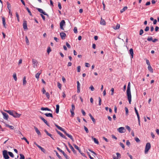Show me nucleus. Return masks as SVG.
Masks as SVG:
<instances>
[{
  "label": "nucleus",
  "mask_w": 159,
  "mask_h": 159,
  "mask_svg": "<svg viewBox=\"0 0 159 159\" xmlns=\"http://www.w3.org/2000/svg\"><path fill=\"white\" fill-rule=\"evenodd\" d=\"M127 95L129 103L130 104H131V95L130 91V82L128 83V85L127 86Z\"/></svg>",
  "instance_id": "obj_1"
},
{
  "label": "nucleus",
  "mask_w": 159,
  "mask_h": 159,
  "mask_svg": "<svg viewBox=\"0 0 159 159\" xmlns=\"http://www.w3.org/2000/svg\"><path fill=\"white\" fill-rule=\"evenodd\" d=\"M55 126H56V127L57 128L59 129L60 130L63 131L65 134H66V135L72 141H74V139L72 137V136L70 134H68L67 133V132H66V131H65V129L62 128V127H60L57 124H55Z\"/></svg>",
  "instance_id": "obj_2"
},
{
  "label": "nucleus",
  "mask_w": 159,
  "mask_h": 159,
  "mask_svg": "<svg viewBox=\"0 0 159 159\" xmlns=\"http://www.w3.org/2000/svg\"><path fill=\"white\" fill-rule=\"evenodd\" d=\"M151 144L150 143H146L144 151L145 154L147 153L149 150L151 148Z\"/></svg>",
  "instance_id": "obj_3"
},
{
  "label": "nucleus",
  "mask_w": 159,
  "mask_h": 159,
  "mask_svg": "<svg viewBox=\"0 0 159 159\" xmlns=\"http://www.w3.org/2000/svg\"><path fill=\"white\" fill-rule=\"evenodd\" d=\"M3 157L5 159H8L9 157L8 156L7 153L8 152L7 150H4L2 152Z\"/></svg>",
  "instance_id": "obj_4"
},
{
  "label": "nucleus",
  "mask_w": 159,
  "mask_h": 159,
  "mask_svg": "<svg viewBox=\"0 0 159 159\" xmlns=\"http://www.w3.org/2000/svg\"><path fill=\"white\" fill-rule=\"evenodd\" d=\"M117 130L119 133H125L126 131V130L125 129V128L123 127L119 128L117 129Z\"/></svg>",
  "instance_id": "obj_5"
},
{
  "label": "nucleus",
  "mask_w": 159,
  "mask_h": 159,
  "mask_svg": "<svg viewBox=\"0 0 159 159\" xmlns=\"http://www.w3.org/2000/svg\"><path fill=\"white\" fill-rule=\"evenodd\" d=\"M65 25V22L64 20H62L60 23V28L62 30H64L63 26Z\"/></svg>",
  "instance_id": "obj_6"
},
{
  "label": "nucleus",
  "mask_w": 159,
  "mask_h": 159,
  "mask_svg": "<svg viewBox=\"0 0 159 159\" xmlns=\"http://www.w3.org/2000/svg\"><path fill=\"white\" fill-rule=\"evenodd\" d=\"M5 111L13 117H14L16 112L15 111L12 110H5Z\"/></svg>",
  "instance_id": "obj_7"
},
{
  "label": "nucleus",
  "mask_w": 159,
  "mask_h": 159,
  "mask_svg": "<svg viewBox=\"0 0 159 159\" xmlns=\"http://www.w3.org/2000/svg\"><path fill=\"white\" fill-rule=\"evenodd\" d=\"M34 144H35L38 148H39V149H41V151L45 153V149L43 148L42 147L38 145L36 142H34Z\"/></svg>",
  "instance_id": "obj_8"
},
{
  "label": "nucleus",
  "mask_w": 159,
  "mask_h": 159,
  "mask_svg": "<svg viewBox=\"0 0 159 159\" xmlns=\"http://www.w3.org/2000/svg\"><path fill=\"white\" fill-rule=\"evenodd\" d=\"M37 9L38 10V11L40 13H42L45 15L48 16V14H47V13L43 11V10L42 9L39 8H37Z\"/></svg>",
  "instance_id": "obj_9"
},
{
  "label": "nucleus",
  "mask_w": 159,
  "mask_h": 159,
  "mask_svg": "<svg viewBox=\"0 0 159 159\" xmlns=\"http://www.w3.org/2000/svg\"><path fill=\"white\" fill-rule=\"evenodd\" d=\"M40 118L43 120V122L48 126H49V124L47 122V121L45 120V119H44V118H43V117L41 116H40L39 117Z\"/></svg>",
  "instance_id": "obj_10"
},
{
  "label": "nucleus",
  "mask_w": 159,
  "mask_h": 159,
  "mask_svg": "<svg viewBox=\"0 0 159 159\" xmlns=\"http://www.w3.org/2000/svg\"><path fill=\"white\" fill-rule=\"evenodd\" d=\"M60 35L62 39H64L66 36V34L64 32H61L60 33Z\"/></svg>",
  "instance_id": "obj_11"
},
{
  "label": "nucleus",
  "mask_w": 159,
  "mask_h": 159,
  "mask_svg": "<svg viewBox=\"0 0 159 159\" xmlns=\"http://www.w3.org/2000/svg\"><path fill=\"white\" fill-rule=\"evenodd\" d=\"M2 114L3 116V118L4 119L7 120L8 118V114L5 112H3Z\"/></svg>",
  "instance_id": "obj_12"
},
{
  "label": "nucleus",
  "mask_w": 159,
  "mask_h": 159,
  "mask_svg": "<svg viewBox=\"0 0 159 159\" xmlns=\"http://www.w3.org/2000/svg\"><path fill=\"white\" fill-rule=\"evenodd\" d=\"M23 27L24 30H27L28 28L27 25V21H24L23 23Z\"/></svg>",
  "instance_id": "obj_13"
},
{
  "label": "nucleus",
  "mask_w": 159,
  "mask_h": 159,
  "mask_svg": "<svg viewBox=\"0 0 159 159\" xmlns=\"http://www.w3.org/2000/svg\"><path fill=\"white\" fill-rule=\"evenodd\" d=\"M56 131L57 132V133L58 134H59L63 138L65 139H66V137L62 133H61L59 131L57 130H56Z\"/></svg>",
  "instance_id": "obj_14"
},
{
  "label": "nucleus",
  "mask_w": 159,
  "mask_h": 159,
  "mask_svg": "<svg viewBox=\"0 0 159 159\" xmlns=\"http://www.w3.org/2000/svg\"><path fill=\"white\" fill-rule=\"evenodd\" d=\"M100 24L101 25H105L106 24V22L105 20H104L102 19V18H101Z\"/></svg>",
  "instance_id": "obj_15"
},
{
  "label": "nucleus",
  "mask_w": 159,
  "mask_h": 159,
  "mask_svg": "<svg viewBox=\"0 0 159 159\" xmlns=\"http://www.w3.org/2000/svg\"><path fill=\"white\" fill-rule=\"evenodd\" d=\"M91 138L93 140L94 142L97 144H98L99 143V142L98 140L95 138H94L93 136H92Z\"/></svg>",
  "instance_id": "obj_16"
},
{
  "label": "nucleus",
  "mask_w": 159,
  "mask_h": 159,
  "mask_svg": "<svg viewBox=\"0 0 159 159\" xmlns=\"http://www.w3.org/2000/svg\"><path fill=\"white\" fill-rule=\"evenodd\" d=\"M129 53L130 54L131 56V58H133V55H134V52H133V49L132 48H130L129 50Z\"/></svg>",
  "instance_id": "obj_17"
},
{
  "label": "nucleus",
  "mask_w": 159,
  "mask_h": 159,
  "mask_svg": "<svg viewBox=\"0 0 159 159\" xmlns=\"http://www.w3.org/2000/svg\"><path fill=\"white\" fill-rule=\"evenodd\" d=\"M2 23L4 27L5 28H6V20L4 17H2Z\"/></svg>",
  "instance_id": "obj_18"
},
{
  "label": "nucleus",
  "mask_w": 159,
  "mask_h": 159,
  "mask_svg": "<svg viewBox=\"0 0 159 159\" xmlns=\"http://www.w3.org/2000/svg\"><path fill=\"white\" fill-rule=\"evenodd\" d=\"M21 115V114H18L16 111L13 117L15 118H19Z\"/></svg>",
  "instance_id": "obj_19"
},
{
  "label": "nucleus",
  "mask_w": 159,
  "mask_h": 159,
  "mask_svg": "<svg viewBox=\"0 0 159 159\" xmlns=\"http://www.w3.org/2000/svg\"><path fill=\"white\" fill-rule=\"evenodd\" d=\"M44 131L53 140H54L53 138L52 137V135L50 134L46 130H45Z\"/></svg>",
  "instance_id": "obj_20"
},
{
  "label": "nucleus",
  "mask_w": 159,
  "mask_h": 159,
  "mask_svg": "<svg viewBox=\"0 0 159 159\" xmlns=\"http://www.w3.org/2000/svg\"><path fill=\"white\" fill-rule=\"evenodd\" d=\"M34 129H35L36 132L38 135H41V134L40 132V131L35 126H34Z\"/></svg>",
  "instance_id": "obj_21"
},
{
  "label": "nucleus",
  "mask_w": 159,
  "mask_h": 159,
  "mask_svg": "<svg viewBox=\"0 0 159 159\" xmlns=\"http://www.w3.org/2000/svg\"><path fill=\"white\" fill-rule=\"evenodd\" d=\"M148 70L151 73H152L153 72V70L152 68V67L151 66V65L148 66Z\"/></svg>",
  "instance_id": "obj_22"
},
{
  "label": "nucleus",
  "mask_w": 159,
  "mask_h": 159,
  "mask_svg": "<svg viewBox=\"0 0 159 159\" xmlns=\"http://www.w3.org/2000/svg\"><path fill=\"white\" fill-rule=\"evenodd\" d=\"M56 113L58 114L59 112V105L57 104L56 105Z\"/></svg>",
  "instance_id": "obj_23"
},
{
  "label": "nucleus",
  "mask_w": 159,
  "mask_h": 159,
  "mask_svg": "<svg viewBox=\"0 0 159 159\" xmlns=\"http://www.w3.org/2000/svg\"><path fill=\"white\" fill-rule=\"evenodd\" d=\"M41 110L43 111H51V110L50 109H49L48 107H42L41 108Z\"/></svg>",
  "instance_id": "obj_24"
},
{
  "label": "nucleus",
  "mask_w": 159,
  "mask_h": 159,
  "mask_svg": "<svg viewBox=\"0 0 159 159\" xmlns=\"http://www.w3.org/2000/svg\"><path fill=\"white\" fill-rule=\"evenodd\" d=\"M5 125L6 127L9 128L11 129H13L14 128V127L13 126L7 124H5Z\"/></svg>",
  "instance_id": "obj_25"
},
{
  "label": "nucleus",
  "mask_w": 159,
  "mask_h": 159,
  "mask_svg": "<svg viewBox=\"0 0 159 159\" xmlns=\"http://www.w3.org/2000/svg\"><path fill=\"white\" fill-rule=\"evenodd\" d=\"M44 115L47 117H50L53 118V116L52 114L50 113H46L44 114Z\"/></svg>",
  "instance_id": "obj_26"
},
{
  "label": "nucleus",
  "mask_w": 159,
  "mask_h": 159,
  "mask_svg": "<svg viewBox=\"0 0 159 159\" xmlns=\"http://www.w3.org/2000/svg\"><path fill=\"white\" fill-rule=\"evenodd\" d=\"M89 116L90 117V118H91V119H92L93 122L94 123H95L96 122V121H95V120L94 119V118L93 117V116H92V115H91V114H89Z\"/></svg>",
  "instance_id": "obj_27"
},
{
  "label": "nucleus",
  "mask_w": 159,
  "mask_h": 159,
  "mask_svg": "<svg viewBox=\"0 0 159 159\" xmlns=\"http://www.w3.org/2000/svg\"><path fill=\"white\" fill-rule=\"evenodd\" d=\"M127 7L126 6L125 7L123 8L120 10V12L121 13H122L123 12L125 11L127 9Z\"/></svg>",
  "instance_id": "obj_28"
},
{
  "label": "nucleus",
  "mask_w": 159,
  "mask_h": 159,
  "mask_svg": "<svg viewBox=\"0 0 159 159\" xmlns=\"http://www.w3.org/2000/svg\"><path fill=\"white\" fill-rule=\"evenodd\" d=\"M32 63L33 64H34V65L33 66L35 68V65H36L37 66V61L34 59H33Z\"/></svg>",
  "instance_id": "obj_29"
},
{
  "label": "nucleus",
  "mask_w": 159,
  "mask_h": 159,
  "mask_svg": "<svg viewBox=\"0 0 159 159\" xmlns=\"http://www.w3.org/2000/svg\"><path fill=\"white\" fill-rule=\"evenodd\" d=\"M26 83V77H24L23 79V85H25Z\"/></svg>",
  "instance_id": "obj_30"
},
{
  "label": "nucleus",
  "mask_w": 159,
  "mask_h": 159,
  "mask_svg": "<svg viewBox=\"0 0 159 159\" xmlns=\"http://www.w3.org/2000/svg\"><path fill=\"white\" fill-rule=\"evenodd\" d=\"M120 28V25L119 24H117L116 25V27H114L113 28L115 30L118 29H119Z\"/></svg>",
  "instance_id": "obj_31"
},
{
  "label": "nucleus",
  "mask_w": 159,
  "mask_h": 159,
  "mask_svg": "<svg viewBox=\"0 0 159 159\" xmlns=\"http://www.w3.org/2000/svg\"><path fill=\"white\" fill-rule=\"evenodd\" d=\"M8 154L9 155V156L11 157H14V155L12 152H8Z\"/></svg>",
  "instance_id": "obj_32"
},
{
  "label": "nucleus",
  "mask_w": 159,
  "mask_h": 159,
  "mask_svg": "<svg viewBox=\"0 0 159 159\" xmlns=\"http://www.w3.org/2000/svg\"><path fill=\"white\" fill-rule=\"evenodd\" d=\"M40 75V73H37L35 75V77L36 78H37V79L38 80H39V78Z\"/></svg>",
  "instance_id": "obj_33"
},
{
  "label": "nucleus",
  "mask_w": 159,
  "mask_h": 159,
  "mask_svg": "<svg viewBox=\"0 0 159 159\" xmlns=\"http://www.w3.org/2000/svg\"><path fill=\"white\" fill-rule=\"evenodd\" d=\"M75 109V106L73 104H72L71 105V109H70V111H74Z\"/></svg>",
  "instance_id": "obj_34"
},
{
  "label": "nucleus",
  "mask_w": 159,
  "mask_h": 159,
  "mask_svg": "<svg viewBox=\"0 0 159 159\" xmlns=\"http://www.w3.org/2000/svg\"><path fill=\"white\" fill-rule=\"evenodd\" d=\"M16 17L17 20L18 21V22H19L20 21L19 16L17 12H16Z\"/></svg>",
  "instance_id": "obj_35"
},
{
  "label": "nucleus",
  "mask_w": 159,
  "mask_h": 159,
  "mask_svg": "<svg viewBox=\"0 0 159 159\" xmlns=\"http://www.w3.org/2000/svg\"><path fill=\"white\" fill-rule=\"evenodd\" d=\"M57 87H58L60 89H61V84L59 82H58L57 83Z\"/></svg>",
  "instance_id": "obj_36"
},
{
  "label": "nucleus",
  "mask_w": 159,
  "mask_h": 159,
  "mask_svg": "<svg viewBox=\"0 0 159 159\" xmlns=\"http://www.w3.org/2000/svg\"><path fill=\"white\" fill-rule=\"evenodd\" d=\"M26 10H27V11H28V12L29 15L30 16H31L32 15L31 13V11H30V9H29V8L27 7H26Z\"/></svg>",
  "instance_id": "obj_37"
},
{
  "label": "nucleus",
  "mask_w": 159,
  "mask_h": 159,
  "mask_svg": "<svg viewBox=\"0 0 159 159\" xmlns=\"http://www.w3.org/2000/svg\"><path fill=\"white\" fill-rule=\"evenodd\" d=\"M13 77L15 81H16L17 80L16 75V73H14L13 75Z\"/></svg>",
  "instance_id": "obj_38"
},
{
  "label": "nucleus",
  "mask_w": 159,
  "mask_h": 159,
  "mask_svg": "<svg viewBox=\"0 0 159 159\" xmlns=\"http://www.w3.org/2000/svg\"><path fill=\"white\" fill-rule=\"evenodd\" d=\"M125 111L126 114L127 115H128L129 113V111L128 108L126 107H125Z\"/></svg>",
  "instance_id": "obj_39"
},
{
  "label": "nucleus",
  "mask_w": 159,
  "mask_h": 159,
  "mask_svg": "<svg viewBox=\"0 0 159 159\" xmlns=\"http://www.w3.org/2000/svg\"><path fill=\"white\" fill-rule=\"evenodd\" d=\"M21 139L22 140H24L27 143V144H29V142L27 140V139L25 137H23V138H21Z\"/></svg>",
  "instance_id": "obj_40"
},
{
  "label": "nucleus",
  "mask_w": 159,
  "mask_h": 159,
  "mask_svg": "<svg viewBox=\"0 0 159 159\" xmlns=\"http://www.w3.org/2000/svg\"><path fill=\"white\" fill-rule=\"evenodd\" d=\"M20 159H25V157L24 155L21 154H20Z\"/></svg>",
  "instance_id": "obj_41"
},
{
  "label": "nucleus",
  "mask_w": 159,
  "mask_h": 159,
  "mask_svg": "<svg viewBox=\"0 0 159 159\" xmlns=\"http://www.w3.org/2000/svg\"><path fill=\"white\" fill-rule=\"evenodd\" d=\"M116 154L117 155V157L118 158H120L121 157V155L118 152H117L116 153Z\"/></svg>",
  "instance_id": "obj_42"
},
{
  "label": "nucleus",
  "mask_w": 159,
  "mask_h": 159,
  "mask_svg": "<svg viewBox=\"0 0 159 159\" xmlns=\"http://www.w3.org/2000/svg\"><path fill=\"white\" fill-rule=\"evenodd\" d=\"M62 153L66 159H68L67 155L64 152H63Z\"/></svg>",
  "instance_id": "obj_43"
},
{
  "label": "nucleus",
  "mask_w": 159,
  "mask_h": 159,
  "mask_svg": "<svg viewBox=\"0 0 159 159\" xmlns=\"http://www.w3.org/2000/svg\"><path fill=\"white\" fill-rule=\"evenodd\" d=\"M56 155L57 156V157H58V158L59 159H62L61 156L59 155V154L57 153V151H56Z\"/></svg>",
  "instance_id": "obj_44"
},
{
  "label": "nucleus",
  "mask_w": 159,
  "mask_h": 159,
  "mask_svg": "<svg viewBox=\"0 0 159 159\" xmlns=\"http://www.w3.org/2000/svg\"><path fill=\"white\" fill-rule=\"evenodd\" d=\"M152 37H148L147 38V40L149 41H152Z\"/></svg>",
  "instance_id": "obj_45"
},
{
  "label": "nucleus",
  "mask_w": 159,
  "mask_h": 159,
  "mask_svg": "<svg viewBox=\"0 0 159 159\" xmlns=\"http://www.w3.org/2000/svg\"><path fill=\"white\" fill-rule=\"evenodd\" d=\"M120 144L122 148H123L124 149H125V146L121 142L120 143Z\"/></svg>",
  "instance_id": "obj_46"
},
{
  "label": "nucleus",
  "mask_w": 159,
  "mask_h": 159,
  "mask_svg": "<svg viewBox=\"0 0 159 159\" xmlns=\"http://www.w3.org/2000/svg\"><path fill=\"white\" fill-rule=\"evenodd\" d=\"M111 95H113L114 92V88H112L111 89Z\"/></svg>",
  "instance_id": "obj_47"
},
{
  "label": "nucleus",
  "mask_w": 159,
  "mask_h": 159,
  "mask_svg": "<svg viewBox=\"0 0 159 159\" xmlns=\"http://www.w3.org/2000/svg\"><path fill=\"white\" fill-rule=\"evenodd\" d=\"M74 32L75 33H77L78 32H77V27H75L74 28Z\"/></svg>",
  "instance_id": "obj_48"
},
{
  "label": "nucleus",
  "mask_w": 159,
  "mask_h": 159,
  "mask_svg": "<svg viewBox=\"0 0 159 159\" xmlns=\"http://www.w3.org/2000/svg\"><path fill=\"white\" fill-rule=\"evenodd\" d=\"M98 99H99V106H100L101 104V102H102V100H101V99L100 98V97H99L98 98Z\"/></svg>",
  "instance_id": "obj_49"
},
{
  "label": "nucleus",
  "mask_w": 159,
  "mask_h": 159,
  "mask_svg": "<svg viewBox=\"0 0 159 159\" xmlns=\"http://www.w3.org/2000/svg\"><path fill=\"white\" fill-rule=\"evenodd\" d=\"M51 50L50 48V47H48V48L47 51V52L49 54V53L51 52Z\"/></svg>",
  "instance_id": "obj_50"
},
{
  "label": "nucleus",
  "mask_w": 159,
  "mask_h": 159,
  "mask_svg": "<svg viewBox=\"0 0 159 159\" xmlns=\"http://www.w3.org/2000/svg\"><path fill=\"white\" fill-rule=\"evenodd\" d=\"M91 91H93L94 90V88L93 87V86L92 85L89 88Z\"/></svg>",
  "instance_id": "obj_51"
},
{
  "label": "nucleus",
  "mask_w": 159,
  "mask_h": 159,
  "mask_svg": "<svg viewBox=\"0 0 159 159\" xmlns=\"http://www.w3.org/2000/svg\"><path fill=\"white\" fill-rule=\"evenodd\" d=\"M45 94L47 98H48V99H49L50 97V95L49 93H48V92H47Z\"/></svg>",
  "instance_id": "obj_52"
},
{
  "label": "nucleus",
  "mask_w": 159,
  "mask_h": 159,
  "mask_svg": "<svg viewBox=\"0 0 159 159\" xmlns=\"http://www.w3.org/2000/svg\"><path fill=\"white\" fill-rule=\"evenodd\" d=\"M70 149H71V150L74 154H75L76 153V151L74 149V148L73 147L72 148H71Z\"/></svg>",
  "instance_id": "obj_53"
},
{
  "label": "nucleus",
  "mask_w": 159,
  "mask_h": 159,
  "mask_svg": "<svg viewBox=\"0 0 159 159\" xmlns=\"http://www.w3.org/2000/svg\"><path fill=\"white\" fill-rule=\"evenodd\" d=\"M80 66H79L77 67V72H79L80 71Z\"/></svg>",
  "instance_id": "obj_54"
},
{
  "label": "nucleus",
  "mask_w": 159,
  "mask_h": 159,
  "mask_svg": "<svg viewBox=\"0 0 159 159\" xmlns=\"http://www.w3.org/2000/svg\"><path fill=\"white\" fill-rule=\"evenodd\" d=\"M7 7L8 8V9H10V8L11 7V6L9 2H7Z\"/></svg>",
  "instance_id": "obj_55"
},
{
  "label": "nucleus",
  "mask_w": 159,
  "mask_h": 159,
  "mask_svg": "<svg viewBox=\"0 0 159 159\" xmlns=\"http://www.w3.org/2000/svg\"><path fill=\"white\" fill-rule=\"evenodd\" d=\"M58 7L59 9L61 10V4L60 2H58Z\"/></svg>",
  "instance_id": "obj_56"
},
{
  "label": "nucleus",
  "mask_w": 159,
  "mask_h": 159,
  "mask_svg": "<svg viewBox=\"0 0 159 159\" xmlns=\"http://www.w3.org/2000/svg\"><path fill=\"white\" fill-rule=\"evenodd\" d=\"M73 145L74 147L77 150H78L80 148H79L75 144H74Z\"/></svg>",
  "instance_id": "obj_57"
},
{
  "label": "nucleus",
  "mask_w": 159,
  "mask_h": 159,
  "mask_svg": "<svg viewBox=\"0 0 159 159\" xmlns=\"http://www.w3.org/2000/svg\"><path fill=\"white\" fill-rule=\"evenodd\" d=\"M84 129L86 131L87 133H88L89 132V130L88 128L85 126H84Z\"/></svg>",
  "instance_id": "obj_58"
},
{
  "label": "nucleus",
  "mask_w": 159,
  "mask_h": 159,
  "mask_svg": "<svg viewBox=\"0 0 159 159\" xmlns=\"http://www.w3.org/2000/svg\"><path fill=\"white\" fill-rule=\"evenodd\" d=\"M135 140L137 142H140V140L137 137H136L135 138Z\"/></svg>",
  "instance_id": "obj_59"
},
{
  "label": "nucleus",
  "mask_w": 159,
  "mask_h": 159,
  "mask_svg": "<svg viewBox=\"0 0 159 159\" xmlns=\"http://www.w3.org/2000/svg\"><path fill=\"white\" fill-rule=\"evenodd\" d=\"M130 142H129V140H127L126 141V144L128 146H129L130 145Z\"/></svg>",
  "instance_id": "obj_60"
},
{
  "label": "nucleus",
  "mask_w": 159,
  "mask_h": 159,
  "mask_svg": "<svg viewBox=\"0 0 159 159\" xmlns=\"http://www.w3.org/2000/svg\"><path fill=\"white\" fill-rule=\"evenodd\" d=\"M149 30V27L148 26H146V28L144 29V30L145 31H148Z\"/></svg>",
  "instance_id": "obj_61"
},
{
  "label": "nucleus",
  "mask_w": 159,
  "mask_h": 159,
  "mask_svg": "<svg viewBox=\"0 0 159 159\" xmlns=\"http://www.w3.org/2000/svg\"><path fill=\"white\" fill-rule=\"evenodd\" d=\"M143 33V30L142 29H141L139 31V35H142Z\"/></svg>",
  "instance_id": "obj_62"
},
{
  "label": "nucleus",
  "mask_w": 159,
  "mask_h": 159,
  "mask_svg": "<svg viewBox=\"0 0 159 159\" xmlns=\"http://www.w3.org/2000/svg\"><path fill=\"white\" fill-rule=\"evenodd\" d=\"M126 128V129L129 131L130 132V127L128 125H127L125 126Z\"/></svg>",
  "instance_id": "obj_63"
},
{
  "label": "nucleus",
  "mask_w": 159,
  "mask_h": 159,
  "mask_svg": "<svg viewBox=\"0 0 159 159\" xmlns=\"http://www.w3.org/2000/svg\"><path fill=\"white\" fill-rule=\"evenodd\" d=\"M66 45L67 46V47L69 48H70V45L67 42H66Z\"/></svg>",
  "instance_id": "obj_64"
}]
</instances>
